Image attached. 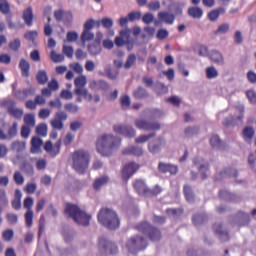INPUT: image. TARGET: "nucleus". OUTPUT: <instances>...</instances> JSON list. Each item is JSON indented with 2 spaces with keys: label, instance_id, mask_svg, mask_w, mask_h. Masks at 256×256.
Here are the masks:
<instances>
[{
  "label": "nucleus",
  "instance_id": "338daca9",
  "mask_svg": "<svg viewBox=\"0 0 256 256\" xmlns=\"http://www.w3.org/2000/svg\"><path fill=\"white\" fill-rule=\"evenodd\" d=\"M54 17L58 21H63V19L65 17V11H63V9L54 11Z\"/></svg>",
  "mask_w": 256,
  "mask_h": 256
},
{
  "label": "nucleus",
  "instance_id": "a878e982",
  "mask_svg": "<svg viewBox=\"0 0 256 256\" xmlns=\"http://www.w3.org/2000/svg\"><path fill=\"white\" fill-rule=\"evenodd\" d=\"M107 183H109V177L102 176L94 181L93 187L94 189H96V191H99V189H101V187H104V185H107Z\"/></svg>",
  "mask_w": 256,
  "mask_h": 256
},
{
  "label": "nucleus",
  "instance_id": "bb28decb",
  "mask_svg": "<svg viewBox=\"0 0 256 256\" xmlns=\"http://www.w3.org/2000/svg\"><path fill=\"white\" fill-rule=\"evenodd\" d=\"M188 15L194 19H201L203 17V10L199 7H191L188 10Z\"/></svg>",
  "mask_w": 256,
  "mask_h": 256
},
{
  "label": "nucleus",
  "instance_id": "09e8293b",
  "mask_svg": "<svg viewBox=\"0 0 256 256\" xmlns=\"http://www.w3.org/2000/svg\"><path fill=\"white\" fill-rule=\"evenodd\" d=\"M142 21L146 25H151V23H153V21H155V15H153V13L148 12V13L144 14V16L142 17Z\"/></svg>",
  "mask_w": 256,
  "mask_h": 256
},
{
  "label": "nucleus",
  "instance_id": "4468645a",
  "mask_svg": "<svg viewBox=\"0 0 256 256\" xmlns=\"http://www.w3.org/2000/svg\"><path fill=\"white\" fill-rule=\"evenodd\" d=\"M195 167L198 168L199 174L201 175L202 179L207 178V171H209V165L205 160L202 158H196L194 160Z\"/></svg>",
  "mask_w": 256,
  "mask_h": 256
},
{
  "label": "nucleus",
  "instance_id": "a211bd4d",
  "mask_svg": "<svg viewBox=\"0 0 256 256\" xmlns=\"http://www.w3.org/2000/svg\"><path fill=\"white\" fill-rule=\"evenodd\" d=\"M74 93L78 97H84V99H86V101H93V95L91 93H89V90H87V88H85V87L75 88Z\"/></svg>",
  "mask_w": 256,
  "mask_h": 256
},
{
  "label": "nucleus",
  "instance_id": "412c9836",
  "mask_svg": "<svg viewBox=\"0 0 256 256\" xmlns=\"http://www.w3.org/2000/svg\"><path fill=\"white\" fill-rule=\"evenodd\" d=\"M158 168L162 173H171V175H175L177 173V166L171 164L160 163Z\"/></svg>",
  "mask_w": 256,
  "mask_h": 256
},
{
  "label": "nucleus",
  "instance_id": "1a4fd4ad",
  "mask_svg": "<svg viewBox=\"0 0 256 256\" xmlns=\"http://www.w3.org/2000/svg\"><path fill=\"white\" fill-rule=\"evenodd\" d=\"M44 150L50 157H57L61 153V140H58L55 145H53V142L47 141L44 145Z\"/></svg>",
  "mask_w": 256,
  "mask_h": 256
},
{
  "label": "nucleus",
  "instance_id": "aec40b11",
  "mask_svg": "<svg viewBox=\"0 0 256 256\" xmlns=\"http://www.w3.org/2000/svg\"><path fill=\"white\" fill-rule=\"evenodd\" d=\"M19 69L21 70L22 77H29L31 64L25 58H22L19 62Z\"/></svg>",
  "mask_w": 256,
  "mask_h": 256
},
{
  "label": "nucleus",
  "instance_id": "37998d69",
  "mask_svg": "<svg viewBox=\"0 0 256 256\" xmlns=\"http://www.w3.org/2000/svg\"><path fill=\"white\" fill-rule=\"evenodd\" d=\"M50 57L54 63H61L65 61V56L63 54H57V52L52 51Z\"/></svg>",
  "mask_w": 256,
  "mask_h": 256
},
{
  "label": "nucleus",
  "instance_id": "f704fd0d",
  "mask_svg": "<svg viewBox=\"0 0 256 256\" xmlns=\"http://www.w3.org/2000/svg\"><path fill=\"white\" fill-rule=\"evenodd\" d=\"M47 125L45 123H41L36 127V134L39 135V137H47Z\"/></svg>",
  "mask_w": 256,
  "mask_h": 256
},
{
  "label": "nucleus",
  "instance_id": "13d9d810",
  "mask_svg": "<svg viewBox=\"0 0 256 256\" xmlns=\"http://www.w3.org/2000/svg\"><path fill=\"white\" fill-rule=\"evenodd\" d=\"M120 103L124 109H127L131 105V98H129L127 95H124L121 97Z\"/></svg>",
  "mask_w": 256,
  "mask_h": 256
},
{
  "label": "nucleus",
  "instance_id": "680f3d73",
  "mask_svg": "<svg viewBox=\"0 0 256 256\" xmlns=\"http://www.w3.org/2000/svg\"><path fill=\"white\" fill-rule=\"evenodd\" d=\"M156 37L160 40L167 39V37H169V31L167 29H160L158 30Z\"/></svg>",
  "mask_w": 256,
  "mask_h": 256
},
{
  "label": "nucleus",
  "instance_id": "c9c22d12",
  "mask_svg": "<svg viewBox=\"0 0 256 256\" xmlns=\"http://www.w3.org/2000/svg\"><path fill=\"white\" fill-rule=\"evenodd\" d=\"M13 180L16 183V185H23L25 183V178L23 177L21 171L14 172Z\"/></svg>",
  "mask_w": 256,
  "mask_h": 256
},
{
  "label": "nucleus",
  "instance_id": "39448f33",
  "mask_svg": "<svg viewBox=\"0 0 256 256\" xmlns=\"http://www.w3.org/2000/svg\"><path fill=\"white\" fill-rule=\"evenodd\" d=\"M145 247H147V241L141 236H134L130 238L125 245L126 251H128V253H132V255L139 253V251H142Z\"/></svg>",
  "mask_w": 256,
  "mask_h": 256
},
{
  "label": "nucleus",
  "instance_id": "f257e3e1",
  "mask_svg": "<svg viewBox=\"0 0 256 256\" xmlns=\"http://www.w3.org/2000/svg\"><path fill=\"white\" fill-rule=\"evenodd\" d=\"M119 147H121V138L111 134L100 136L96 142L97 151L100 155H103V157H109V155H112Z\"/></svg>",
  "mask_w": 256,
  "mask_h": 256
},
{
  "label": "nucleus",
  "instance_id": "8fccbe9b",
  "mask_svg": "<svg viewBox=\"0 0 256 256\" xmlns=\"http://www.w3.org/2000/svg\"><path fill=\"white\" fill-rule=\"evenodd\" d=\"M77 39H79V34L77 32L70 31L67 33L66 41H68V43H75Z\"/></svg>",
  "mask_w": 256,
  "mask_h": 256
},
{
  "label": "nucleus",
  "instance_id": "7ed1b4c3",
  "mask_svg": "<svg viewBox=\"0 0 256 256\" xmlns=\"http://www.w3.org/2000/svg\"><path fill=\"white\" fill-rule=\"evenodd\" d=\"M98 221L107 229H119V225H121L117 213L107 208H104L99 212Z\"/></svg>",
  "mask_w": 256,
  "mask_h": 256
},
{
  "label": "nucleus",
  "instance_id": "69168bd1",
  "mask_svg": "<svg viewBox=\"0 0 256 256\" xmlns=\"http://www.w3.org/2000/svg\"><path fill=\"white\" fill-rule=\"evenodd\" d=\"M128 19L130 22L138 21V19H141V12H131L128 14Z\"/></svg>",
  "mask_w": 256,
  "mask_h": 256
},
{
  "label": "nucleus",
  "instance_id": "5fc2aeb1",
  "mask_svg": "<svg viewBox=\"0 0 256 256\" xmlns=\"http://www.w3.org/2000/svg\"><path fill=\"white\" fill-rule=\"evenodd\" d=\"M60 97L66 99V101H71V99H73V92H71V90H62Z\"/></svg>",
  "mask_w": 256,
  "mask_h": 256
},
{
  "label": "nucleus",
  "instance_id": "9d476101",
  "mask_svg": "<svg viewBox=\"0 0 256 256\" xmlns=\"http://www.w3.org/2000/svg\"><path fill=\"white\" fill-rule=\"evenodd\" d=\"M114 131L124 137H135V129L133 126L116 124L114 126Z\"/></svg>",
  "mask_w": 256,
  "mask_h": 256
},
{
  "label": "nucleus",
  "instance_id": "4be33fe9",
  "mask_svg": "<svg viewBox=\"0 0 256 256\" xmlns=\"http://www.w3.org/2000/svg\"><path fill=\"white\" fill-rule=\"evenodd\" d=\"M22 17L28 27H31V25H33V9L31 7L24 10Z\"/></svg>",
  "mask_w": 256,
  "mask_h": 256
},
{
  "label": "nucleus",
  "instance_id": "e433bc0d",
  "mask_svg": "<svg viewBox=\"0 0 256 256\" xmlns=\"http://www.w3.org/2000/svg\"><path fill=\"white\" fill-rule=\"evenodd\" d=\"M88 51L91 55H99L101 53V44L95 43L88 46Z\"/></svg>",
  "mask_w": 256,
  "mask_h": 256
},
{
  "label": "nucleus",
  "instance_id": "dca6fc26",
  "mask_svg": "<svg viewBox=\"0 0 256 256\" xmlns=\"http://www.w3.org/2000/svg\"><path fill=\"white\" fill-rule=\"evenodd\" d=\"M138 169H139V165L133 162L128 163L122 170L123 179L125 180L129 179Z\"/></svg>",
  "mask_w": 256,
  "mask_h": 256
},
{
  "label": "nucleus",
  "instance_id": "052dcab7",
  "mask_svg": "<svg viewBox=\"0 0 256 256\" xmlns=\"http://www.w3.org/2000/svg\"><path fill=\"white\" fill-rule=\"evenodd\" d=\"M12 148L14 149V151H17V153H21V151L23 149H25V143L23 142H13L12 143Z\"/></svg>",
  "mask_w": 256,
  "mask_h": 256
},
{
  "label": "nucleus",
  "instance_id": "f3484780",
  "mask_svg": "<svg viewBox=\"0 0 256 256\" xmlns=\"http://www.w3.org/2000/svg\"><path fill=\"white\" fill-rule=\"evenodd\" d=\"M13 95L14 97H16V99H19L20 101H25L26 99H29L31 95H33V88H27L24 90L13 89Z\"/></svg>",
  "mask_w": 256,
  "mask_h": 256
},
{
  "label": "nucleus",
  "instance_id": "cd10ccee",
  "mask_svg": "<svg viewBox=\"0 0 256 256\" xmlns=\"http://www.w3.org/2000/svg\"><path fill=\"white\" fill-rule=\"evenodd\" d=\"M8 113L11 115V117H14V119H22L23 117V111L19 108L15 107H8Z\"/></svg>",
  "mask_w": 256,
  "mask_h": 256
},
{
  "label": "nucleus",
  "instance_id": "49530a36",
  "mask_svg": "<svg viewBox=\"0 0 256 256\" xmlns=\"http://www.w3.org/2000/svg\"><path fill=\"white\" fill-rule=\"evenodd\" d=\"M210 145L214 147V149H221V139H219V136H212L210 138Z\"/></svg>",
  "mask_w": 256,
  "mask_h": 256
},
{
  "label": "nucleus",
  "instance_id": "7c9ffc66",
  "mask_svg": "<svg viewBox=\"0 0 256 256\" xmlns=\"http://www.w3.org/2000/svg\"><path fill=\"white\" fill-rule=\"evenodd\" d=\"M223 13H225V8H218L210 12L208 17L210 21H217V19H219V15H222Z\"/></svg>",
  "mask_w": 256,
  "mask_h": 256
},
{
  "label": "nucleus",
  "instance_id": "2eb2a0df",
  "mask_svg": "<svg viewBox=\"0 0 256 256\" xmlns=\"http://www.w3.org/2000/svg\"><path fill=\"white\" fill-rule=\"evenodd\" d=\"M99 247L105 253H117V246L107 239H100Z\"/></svg>",
  "mask_w": 256,
  "mask_h": 256
},
{
  "label": "nucleus",
  "instance_id": "5701e85b",
  "mask_svg": "<svg viewBox=\"0 0 256 256\" xmlns=\"http://www.w3.org/2000/svg\"><path fill=\"white\" fill-rule=\"evenodd\" d=\"M124 155H136L137 157H141L143 155V148L135 147V146H130L126 148L123 151Z\"/></svg>",
  "mask_w": 256,
  "mask_h": 256
},
{
  "label": "nucleus",
  "instance_id": "e2e57ef3",
  "mask_svg": "<svg viewBox=\"0 0 256 256\" xmlns=\"http://www.w3.org/2000/svg\"><path fill=\"white\" fill-rule=\"evenodd\" d=\"M6 219L8 220V223H10V225H15V223H17L19 221V217L17 216V214H7Z\"/></svg>",
  "mask_w": 256,
  "mask_h": 256
},
{
  "label": "nucleus",
  "instance_id": "72a5a7b5",
  "mask_svg": "<svg viewBox=\"0 0 256 256\" xmlns=\"http://www.w3.org/2000/svg\"><path fill=\"white\" fill-rule=\"evenodd\" d=\"M0 13L2 15H9L11 13V5H9L7 0L0 2Z\"/></svg>",
  "mask_w": 256,
  "mask_h": 256
},
{
  "label": "nucleus",
  "instance_id": "a19ab883",
  "mask_svg": "<svg viewBox=\"0 0 256 256\" xmlns=\"http://www.w3.org/2000/svg\"><path fill=\"white\" fill-rule=\"evenodd\" d=\"M253 135H255V130H253L252 127H246L244 130H243V137L244 139L247 141V140H250V139H253Z\"/></svg>",
  "mask_w": 256,
  "mask_h": 256
},
{
  "label": "nucleus",
  "instance_id": "b1692460",
  "mask_svg": "<svg viewBox=\"0 0 256 256\" xmlns=\"http://www.w3.org/2000/svg\"><path fill=\"white\" fill-rule=\"evenodd\" d=\"M134 188L139 195H145V193H147V185L143 180H136L134 183Z\"/></svg>",
  "mask_w": 256,
  "mask_h": 256
},
{
  "label": "nucleus",
  "instance_id": "864d4df0",
  "mask_svg": "<svg viewBox=\"0 0 256 256\" xmlns=\"http://www.w3.org/2000/svg\"><path fill=\"white\" fill-rule=\"evenodd\" d=\"M184 194L186 197V201L191 203L193 201V192H191V187L190 186H184Z\"/></svg>",
  "mask_w": 256,
  "mask_h": 256
},
{
  "label": "nucleus",
  "instance_id": "393cba45",
  "mask_svg": "<svg viewBox=\"0 0 256 256\" xmlns=\"http://www.w3.org/2000/svg\"><path fill=\"white\" fill-rule=\"evenodd\" d=\"M43 139L39 137H34L33 138V153H41L43 151Z\"/></svg>",
  "mask_w": 256,
  "mask_h": 256
},
{
  "label": "nucleus",
  "instance_id": "ea45409f",
  "mask_svg": "<svg viewBox=\"0 0 256 256\" xmlns=\"http://www.w3.org/2000/svg\"><path fill=\"white\" fill-rule=\"evenodd\" d=\"M95 37L93 33L89 30H84L82 35H81V41L82 43H87V41H92V39Z\"/></svg>",
  "mask_w": 256,
  "mask_h": 256
},
{
  "label": "nucleus",
  "instance_id": "6e6552de",
  "mask_svg": "<svg viewBox=\"0 0 256 256\" xmlns=\"http://www.w3.org/2000/svg\"><path fill=\"white\" fill-rule=\"evenodd\" d=\"M33 206V198L27 197L24 200V209H27L28 211L25 214V221L27 227H32L33 225V210L31 207Z\"/></svg>",
  "mask_w": 256,
  "mask_h": 256
},
{
  "label": "nucleus",
  "instance_id": "423d86ee",
  "mask_svg": "<svg viewBox=\"0 0 256 256\" xmlns=\"http://www.w3.org/2000/svg\"><path fill=\"white\" fill-rule=\"evenodd\" d=\"M139 231L149 235L151 241H159L161 239V232L149 225V223L144 222L138 227Z\"/></svg>",
  "mask_w": 256,
  "mask_h": 256
},
{
  "label": "nucleus",
  "instance_id": "79ce46f5",
  "mask_svg": "<svg viewBox=\"0 0 256 256\" xmlns=\"http://www.w3.org/2000/svg\"><path fill=\"white\" fill-rule=\"evenodd\" d=\"M153 137H155V133L140 135L135 139V143H147V141H149V139H153Z\"/></svg>",
  "mask_w": 256,
  "mask_h": 256
},
{
  "label": "nucleus",
  "instance_id": "f8f14e48",
  "mask_svg": "<svg viewBox=\"0 0 256 256\" xmlns=\"http://www.w3.org/2000/svg\"><path fill=\"white\" fill-rule=\"evenodd\" d=\"M135 126L143 131H157L161 127L158 123L151 124L143 119H136Z\"/></svg>",
  "mask_w": 256,
  "mask_h": 256
},
{
  "label": "nucleus",
  "instance_id": "4c0bfd02",
  "mask_svg": "<svg viewBox=\"0 0 256 256\" xmlns=\"http://www.w3.org/2000/svg\"><path fill=\"white\" fill-rule=\"evenodd\" d=\"M8 203L9 200L7 199V192L5 189L0 188V207H5Z\"/></svg>",
  "mask_w": 256,
  "mask_h": 256
},
{
  "label": "nucleus",
  "instance_id": "774afa93",
  "mask_svg": "<svg viewBox=\"0 0 256 256\" xmlns=\"http://www.w3.org/2000/svg\"><path fill=\"white\" fill-rule=\"evenodd\" d=\"M63 53L66 57H73V48L71 46L64 45L63 46Z\"/></svg>",
  "mask_w": 256,
  "mask_h": 256
},
{
  "label": "nucleus",
  "instance_id": "3c124183",
  "mask_svg": "<svg viewBox=\"0 0 256 256\" xmlns=\"http://www.w3.org/2000/svg\"><path fill=\"white\" fill-rule=\"evenodd\" d=\"M38 117L40 119H49L51 117V111L49 108H42L38 113Z\"/></svg>",
  "mask_w": 256,
  "mask_h": 256
},
{
  "label": "nucleus",
  "instance_id": "0eeeda50",
  "mask_svg": "<svg viewBox=\"0 0 256 256\" xmlns=\"http://www.w3.org/2000/svg\"><path fill=\"white\" fill-rule=\"evenodd\" d=\"M157 17H158V20L154 21V25L156 27H159L161 23H164L165 25H173V23H175V15L167 11L158 12Z\"/></svg>",
  "mask_w": 256,
  "mask_h": 256
},
{
  "label": "nucleus",
  "instance_id": "bf43d9fd",
  "mask_svg": "<svg viewBox=\"0 0 256 256\" xmlns=\"http://www.w3.org/2000/svg\"><path fill=\"white\" fill-rule=\"evenodd\" d=\"M147 7L150 11H159V9H161V3L159 1H153L150 2Z\"/></svg>",
  "mask_w": 256,
  "mask_h": 256
},
{
  "label": "nucleus",
  "instance_id": "de8ad7c7",
  "mask_svg": "<svg viewBox=\"0 0 256 256\" xmlns=\"http://www.w3.org/2000/svg\"><path fill=\"white\" fill-rule=\"evenodd\" d=\"M229 29H230V26L229 24L227 23H224V24H221L218 29L216 30V35H225V33H228L229 32Z\"/></svg>",
  "mask_w": 256,
  "mask_h": 256
},
{
  "label": "nucleus",
  "instance_id": "473e14b6",
  "mask_svg": "<svg viewBox=\"0 0 256 256\" xmlns=\"http://www.w3.org/2000/svg\"><path fill=\"white\" fill-rule=\"evenodd\" d=\"M74 85H75L76 89L85 87V85H87V76L81 75V76L75 78Z\"/></svg>",
  "mask_w": 256,
  "mask_h": 256
},
{
  "label": "nucleus",
  "instance_id": "4d7b16f0",
  "mask_svg": "<svg viewBox=\"0 0 256 256\" xmlns=\"http://www.w3.org/2000/svg\"><path fill=\"white\" fill-rule=\"evenodd\" d=\"M9 47L12 51H19L21 47V40L15 39L9 43Z\"/></svg>",
  "mask_w": 256,
  "mask_h": 256
},
{
  "label": "nucleus",
  "instance_id": "20e7f679",
  "mask_svg": "<svg viewBox=\"0 0 256 256\" xmlns=\"http://www.w3.org/2000/svg\"><path fill=\"white\" fill-rule=\"evenodd\" d=\"M90 161L91 155L86 150H76L72 154L73 168L77 173H85L87 167H89Z\"/></svg>",
  "mask_w": 256,
  "mask_h": 256
},
{
  "label": "nucleus",
  "instance_id": "a18cd8bd",
  "mask_svg": "<svg viewBox=\"0 0 256 256\" xmlns=\"http://www.w3.org/2000/svg\"><path fill=\"white\" fill-rule=\"evenodd\" d=\"M135 61H137V57L135 54H130L127 58L126 63L124 64L125 69H131L133 65H135Z\"/></svg>",
  "mask_w": 256,
  "mask_h": 256
},
{
  "label": "nucleus",
  "instance_id": "2f4dec72",
  "mask_svg": "<svg viewBox=\"0 0 256 256\" xmlns=\"http://www.w3.org/2000/svg\"><path fill=\"white\" fill-rule=\"evenodd\" d=\"M36 79L40 85H45L47 81H49V78L47 77V72L45 70H41L37 73Z\"/></svg>",
  "mask_w": 256,
  "mask_h": 256
},
{
  "label": "nucleus",
  "instance_id": "6ab92c4d",
  "mask_svg": "<svg viewBox=\"0 0 256 256\" xmlns=\"http://www.w3.org/2000/svg\"><path fill=\"white\" fill-rule=\"evenodd\" d=\"M210 59L213 63H216V65H225V58H223V54L217 50L210 53Z\"/></svg>",
  "mask_w": 256,
  "mask_h": 256
},
{
  "label": "nucleus",
  "instance_id": "0e129e2a",
  "mask_svg": "<svg viewBox=\"0 0 256 256\" xmlns=\"http://www.w3.org/2000/svg\"><path fill=\"white\" fill-rule=\"evenodd\" d=\"M101 23L105 29H111V27H113V19L111 18H103Z\"/></svg>",
  "mask_w": 256,
  "mask_h": 256
},
{
  "label": "nucleus",
  "instance_id": "ddd939ff",
  "mask_svg": "<svg viewBox=\"0 0 256 256\" xmlns=\"http://www.w3.org/2000/svg\"><path fill=\"white\" fill-rule=\"evenodd\" d=\"M165 145V141L158 138L148 144V150L152 153V155H157V153H161V149H163Z\"/></svg>",
  "mask_w": 256,
  "mask_h": 256
},
{
  "label": "nucleus",
  "instance_id": "603ef678",
  "mask_svg": "<svg viewBox=\"0 0 256 256\" xmlns=\"http://www.w3.org/2000/svg\"><path fill=\"white\" fill-rule=\"evenodd\" d=\"M64 109L69 113H77L79 111V106L73 103L65 104Z\"/></svg>",
  "mask_w": 256,
  "mask_h": 256
},
{
  "label": "nucleus",
  "instance_id": "6e6d98bb",
  "mask_svg": "<svg viewBox=\"0 0 256 256\" xmlns=\"http://www.w3.org/2000/svg\"><path fill=\"white\" fill-rule=\"evenodd\" d=\"M246 96L252 105H256V92L254 90H248Z\"/></svg>",
  "mask_w": 256,
  "mask_h": 256
},
{
  "label": "nucleus",
  "instance_id": "58836bf2",
  "mask_svg": "<svg viewBox=\"0 0 256 256\" xmlns=\"http://www.w3.org/2000/svg\"><path fill=\"white\" fill-rule=\"evenodd\" d=\"M50 125H51V127H53V129H57L58 131H61L64 127L63 121L59 120L58 118L52 119L50 121Z\"/></svg>",
  "mask_w": 256,
  "mask_h": 256
},
{
  "label": "nucleus",
  "instance_id": "c756f323",
  "mask_svg": "<svg viewBox=\"0 0 256 256\" xmlns=\"http://www.w3.org/2000/svg\"><path fill=\"white\" fill-rule=\"evenodd\" d=\"M13 237H15V232L13 229H6L2 233V239L3 241H6V243H10V241H13Z\"/></svg>",
  "mask_w": 256,
  "mask_h": 256
},
{
  "label": "nucleus",
  "instance_id": "f03ea898",
  "mask_svg": "<svg viewBox=\"0 0 256 256\" xmlns=\"http://www.w3.org/2000/svg\"><path fill=\"white\" fill-rule=\"evenodd\" d=\"M65 213L75 221L78 225L87 227L91 221V216L85 211L79 209V206L75 204H67L65 207Z\"/></svg>",
  "mask_w": 256,
  "mask_h": 256
},
{
  "label": "nucleus",
  "instance_id": "c03bdc74",
  "mask_svg": "<svg viewBox=\"0 0 256 256\" xmlns=\"http://www.w3.org/2000/svg\"><path fill=\"white\" fill-rule=\"evenodd\" d=\"M17 136V123L14 122L12 126L8 129V134H7V140L13 139V137Z\"/></svg>",
  "mask_w": 256,
  "mask_h": 256
},
{
  "label": "nucleus",
  "instance_id": "c85d7f7f",
  "mask_svg": "<svg viewBox=\"0 0 256 256\" xmlns=\"http://www.w3.org/2000/svg\"><path fill=\"white\" fill-rule=\"evenodd\" d=\"M206 77L207 79H217L219 77V71L215 66H210L206 68Z\"/></svg>",
  "mask_w": 256,
  "mask_h": 256
},
{
  "label": "nucleus",
  "instance_id": "9b49d317",
  "mask_svg": "<svg viewBox=\"0 0 256 256\" xmlns=\"http://www.w3.org/2000/svg\"><path fill=\"white\" fill-rule=\"evenodd\" d=\"M131 38V30L129 28H125L121 30L119 36L115 38V45L117 47H123V45H127L129 43V39Z\"/></svg>",
  "mask_w": 256,
  "mask_h": 256
}]
</instances>
